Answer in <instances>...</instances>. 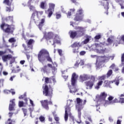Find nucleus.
<instances>
[{
  "mask_svg": "<svg viewBox=\"0 0 124 124\" xmlns=\"http://www.w3.org/2000/svg\"><path fill=\"white\" fill-rule=\"evenodd\" d=\"M106 96H107V94L104 92L101 93L100 95H97L96 96L95 101H97V105H96L97 108L96 111H98L97 108L99 109V105H100L101 104H103L104 106L106 107L107 105H111L112 104H114V103H117V102H119V101H118V99L117 98L113 100V98H114L112 96H110L108 98V101L105 100Z\"/></svg>",
  "mask_w": 124,
  "mask_h": 124,
  "instance_id": "nucleus-1",
  "label": "nucleus"
},
{
  "mask_svg": "<svg viewBox=\"0 0 124 124\" xmlns=\"http://www.w3.org/2000/svg\"><path fill=\"white\" fill-rule=\"evenodd\" d=\"M114 41V38H113V37H110L107 40L108 44L104 43V44H103L101 43L100 44L95 43L94 49L95 52H96V53H99V54L105 53V50H106V48L104 47L103 46H104V45H107V46H108V45H111Z\"/></svg>",
  "mask_w": 124,
  "mask_h": 124,
  "instance_id": "nucleus-2",
  "label": "nucleus"
},
{
  "mask_svg": "<svg viewBox=\"0 0 124 124\" xmlns=\"http://www.w3.org/2000/svg\"><path fill=\"white\" fill-rule=\"evenodd\" d=\"M46 59L47 62H53L52 58L50 57L48 51L46 49H42L38 55V60L40 62H41L43 64L44 62L46 61Z\"/></svg>",
  "mask_w": 124,
  "mask_h": 124,
  "instance_id": "nucleus-3",
  "label": "nucleus"
},
{
  "mask_svg": "<svg viewBox=\"0 0 124 124\" xmlns=\"http://www.w3.org/2000/svg\"><path fill=\"white\" fill-rule=\"evenodd\" d=\"M73 103V100H67V106H66L65 109L64 120L65 122H67L69 115V116H70V121H71L72 124H74V117L71 116V113H70V107H72L73 106V105H72Z\"/></svg>",
  "mask_w": 124,
  "mask_h": 124,
  "instance_id": "nucleus-4",
  "label": "nucleus"
},
{
  "mask_svg": "<svg viewBox=\"0 0 124 124\" xmlns=\"http://www.w3.org/2000/svg\"><path fill=\"white\" fill-rule=\"evenodd\" d=\"M86 102L87 101L84 100L83 102V100L81 99L80 98H77V105L76 106V109H78V118L79 120H77V123L78 124H81V110L84 108V105L86 104Z\"/></svg>",
  "mask_w": 124,
  "mask_h": 124,
  "instance_id": "nucleus-5",
  "label": "nucleus"
},
{
  "mask_svg": "<svg viewBox=\"0 0 124 124\" xmlns=\"http://www.w3.org/2000/svg\"><path fill=\"white\" fill-rule=\"evenodd\" d=\"M75 29L78 30V31H71L69 32L71 38H74L75 37H81L85 34L86 30L83 27H76Z\"/></svg>",
  "mask_w": 124,
  "mask_h": 124,
  "instance_id": "nucleus-6",
  "label": "nucleus"
},
{
  "mask_svg": "<svg viewBox=\"0 0 124 124\" xmlns=\"http://www.w3.org/2000/svg\"><path fill=\"white\" fill-rule=\"evenodd\" d=\"M78 77V76L77 74H76V73H74L72 74L71 78L72 86H69V84L68 85V87L70 90V93H73L77 92V89H76V88H75V84H76Z\"/></svg>",
  "mask_w": 124,
  "mask_h": 124,
  "instance_id": "nucleus-7",
  "label": "nucleus"
},
{
  "mask_svg": "<svg viewBox=\"0 0 124 124\" xmlns=\"http://www.w3.org/2000/svg\"><path fill=\"white\" fill-rule=\"evenodd\" d=\"M110 60L108 55L104 56H99L96 60V65L97 67L99 68L102 65V62H108Z\"/></svg>",
  "mask_w": 124,
  "mask_h": 124,
  "instance_id": "nucleus-8",
  "label": "nucleus"
},
{
  "mask_svg": "<svg viewBox=\"0 0 124 124\" xmlns=\"http://www.w3.org/2000/svg\"><path fill=\"white\" fill-rule=\"evenodd\" d=\"M29 8L30 11L33 12L31 19L33 20L35 23H37L39 21V18L37 16L38 15V12L35 10V7L33 6H30Z\"/></svg>",
  "mask_w": 124,
  "mask_h": 124,
  "instance_id": "nucleus-9",
  "label": "nucleus"
},
{
  "mask_svg": "<svg viewBox=\"0 0 124 124\" xmlns=\"http://www.w3.org/2000/svg\"><path fill=\"white\" fill-rule=\"evenodd\" d=\"M0 28L1 30H3V31L7 33L13 32V31H14V28H13V27H11V26L3 23L0 25Z\"/></svg>",
  "mask_w": 124,
  "mask_h": 124,
  "instance_id": "nucleus-10",
  "label": "nucleus"
},
{
  "mask_svg": "<svg viewBox=\"0 0 124 124\" xmlns=\"http://www.w3.org/2000/svg\"><path fill=\"white\" fill-rule=\"evenodd\" d=\"M106 77V75H103L102 76H99L98 77V80H99V81L97 83V85L95 86V89H96V90H99V89H100V87L102 86V84H103V81L105 80Z\"/></svg>",
  "mask_w": 124,
  "mask_h": 124,
  "instance_id": "nucleus-11",
  "label": "nucleus"
},
{
  "mask_svg": "<svg viewBox=\"0 0 124 124\" xmlns=\"http://www.w3.org/2000/svg\"><path fill=\"white\" fill-rule=\"evenodd\" d=\"M95 81V78L94 77H92L90 81L85 82V85L86 86V89L92 90L93 89V87L94 84V82Z\"/></svg>",
  "mask_w": 124,
  "mask_h": 124,
  "instance_id": "nucleus-12",
  "label": "nucleus"
},
{
  "mask_svg": "<svg viewBox=\"0 0 124 124\" xmlns=\"http://www.w3.org/2000/svg\"><path fill=\"white\" fill-rule=\"evenodd\" d=\"M83 11L82 8H80L77 11L76 17L74 18L75 21H82L83 19Z\"/></svg>",
  "mask_w": 124,
  "mask_h": 124,
  "instance_id": "nucleus-13",
  "label": "nucleus"
},
{
  "mask_svg": "<svg viewBox=\"0 0 124 124\" xmlns=\"http://www.w3.org/2000/svg\"><path fill=\"white\" fill-rule=\"evenodd\" d=\"M49 8L46 11V13L48 14V18H50L53 14V11H54V8H55V4L50 3L49 4Z\"/></svg>",
  "mask_w": 124,
  "mask_h": 124,
  "instance_id": "nucleus-14",
  "label": "nucleus"
},
{
  "mask_svg": "<svg viewBox=\"0 0 124 124\" xmlns=\"http://www.w3.org/2000/svg\"><path fill=\"white\" fill-rule=\"evenodd\" d=\"M53 90L50 91L48 89V86L47 85H45V88H44V91H43V94L45 95L46 96H52V95L53 94Z\"/></svg>",
  "mask_w": 124,
  "mask_h": 124,
  "instance_id": "nucleus-15",
  "label": "nucleus"
},
{
  "mask_svg": "<svg viewBox=\"0 0 124 124\" xmlns=\"http://www.w3.org/2000/svg\"><path fill=\"white\" fill-rule=\"evenodd\" d=\"M110 0H103L101 2V5L104 6L105 9L107 10V12H106V14L107 15H108V9H109V3L108 1H109Z\"/></svg>",
  "mask_w": 124,
  "mask_h": 124,
  "instance_id": "nucleus-16",
  "label": "nucleus"
},
{
  "mask_svg": "<svg viewBox=\"0 0 124 124\" xmlns=\"http://www.w3.org/2000/svg\"><path fill=\"white\" fill-rule=\"evenodd\" d=\"M52 63L53 64V67L51 64H48L47 65L48 67L52 69V74H56V73H57V68L56 67L58 66V64L56 63V62H54V63L52 62Z\"/></svg>",
  "mask_w": 124,
  "mask_h": 124,
  "instance_id": "nucleus-17",
  "label": "nucleus"
},
{
  "mask_svg": "<svg viewBox=\"0 0 124 124\" xmlns=\"http://www.w3.org/2000/svg\"><path fill=\"white\" fill-rule=\"evenodd\" d=\"M44 37L46 39H52L54 36V33L52 32H49L46 33V32H44Z\"/></svg>",
  "mask_w": 124,
  "mask_h": 124,
  "instance_id": "nucleus-18",
  "label": "nucleus"
},
{
  "mask_svg": "<svg viewBox=\"0 0 124 124\" xmlns=\"http://www.w3.org/2000/svg\"><path fill=\"white\" fill-rule=\"evenodd\" d=\"M79 79L81 82H84V81H87L90 79V76L84 74L79 76Z\"/></svg>",
  "mask_w": 124,
  "mask_h": 124,
  "instance_id": "nucleus-19",
  "label": "nucleus"
},
{
  "mask_svg": "<svg viewBox=\"0 0 124 124\" xmlns=\"http://www.w3.org/2000/svg\"><path fill=\"white\" fill-rule=\"evenodd\" d=\"M85 63V61L84 60L81 59H78L76 63L75 64V68H77L79 65L82 66L84 65V64Z\"/></svg>",
  "mask_w": 124,
  "mask_h": 124,
  "instance_id": "nucleus-20",
  "label": "nucleus"
},
{
  "mask_svg": "<svg viewBox=\"0 0 124 124\" xmlns=\"http://www.w3.org/2000/svg\"><path fill=\"white\" fill-rule=\"evenodd\" d=\"M15 99H13L10 101L9 109L10 111H13L14 107H15Z\"/></svg>",
  "mask_w": 124,
  "mask_h": 124,
  "instance_id": "nucleus-21",
  "label": "nucleus"
},
{
  "mask_svg": "<svg viewBox=\"0 0 124 124\" xmlns=\"http://www.w3.org/2000/svg\"><path fill=\"white\" fill-rule=\"evenodd\" d=\"M12 55L10 54L6 55H3L2 56V60L3 62H7L8 60L11 59H12Z\"/></svg>",
  "mask_w": 124,
  "mask_h": 124,
  "instance_id": "nucleus-22",
  "label": "nucleus"
},
{
  "mask_svg": "<svg viewBox=\"0 0 124 124\" xmlns=\"http://www.w3.org/2000/svg\"><path fill=\"white\" fill-rule=\"evenodd\" d=\"M41 103L45 109H46V110H49V107H48V101L47 100H44V101H41Z\"/></svg>",
  "mask_w": 124,
  "mask_h": 124,
  "instance_id": "nucleus-23",
  "label": "nucleus"
},
{
  "mask_svg": "<svg viewBox=\"0 0 124 124\" xmlns=\"http://www.w3.org/2000/svg\"><path fill=\"white\" fill-rule=\"evenodd\" d=\"M44 23H45V18H42L40 20L39 24L38 25V27L40 31H41V30H42V27L44 26Z\"/></svg>",
  "mask_w": 124,
  "mask_h": 124,
  "instance_id": "nucleus-24",
  "label": "nucleus"
},
{
  "mask_svg": "<svg viewBox=\"0 0 124 124\" xmlns=\"http://www.w3.org/2000/svg\"><path fill=\"white\" fill-rule=\"evenodd\" d=\"M51 80H52V81H53V82L54 83H55V82H56V78H55V77H51L50 78H46L45 79V82L48 84V83H50V80L51 81Z\"/></svg>",
  "mask_w": 124,
  "mask_h": 124,
  "instance_id": "nucleus-25",
  "label": "nucleus"
},
{
  "mask_svg": "<svg viewBox=\"0 0 124 124\" xmlns=\"http://www.w3.org/2000/svg\"><path fill=\"white\" fill-rule=\"evenodd\" d=\"M111 84H113V83H114V84L116 85V86H119V84H120V79L119 78H117L114 80L111 81Z\"/></svg>",
  "mask_w": 124,
  "mask_h": 124,
  "instance_id": "nucleus-26",
  "label": "nucleus"
},
{
  "mask_svg": "<svg viewBox=\"0 0 124 124\" xmlns=\"http://www.w3.org/2000/svg\"><path fill=\"white\" fill-rule=\"evenodd\" d=\"M91 38L92 37H91L90 36L86 35V39H85L84 41L82 42V44H87V43H88L89 41H90Z\"/></svg>",
  "mask_w": 124,
  "mask_h": 124,
  "instance_id": "nucleus-27",
  "label": "nucleus"
},
{
  "mask_svg": "<svg viewBox=\"0 0 124 124\" xmlns=\"http://www.w3.org/2000/svg\"><path fill=\"white\" fill-rule=\"evenodd\" d=\"M34 43V40L32 39H30L28 42V47H30L31 49H32V46L31 45Z\"/></svg>",
  "mask_w": 124,
  "mask_h": 124,
  "instance_id": "nucleus-28",
  "label": "nucleus"
},
{
  "mask_svg": "<svg viewBox=\"0 0 124 124\" xmlns=\"http://www.w3.org/2000/svg\"><path fill=\"white\" fill-rule=\"evenodd\" d=\"M81 45L79 42H75L71 45L72 48H76V47H81Z\"/></svg>",
  "mask_w": 124,
  "mask_h": 124,
  "instance_id": "nucleus-29",
  "label": "nucleus"
},
{
  "mask_svg": "<svg viewBox=\"0 0 124 124\" xmlns=\"http://www.w3.org/2000/svg\"><path fill=\"white\" fill-rule=\"evenodd\" d=\"M75 12V9H71L70 11L68 12V14L67 15L68 18H70V16H71V14H73Z\"/></svg>",
  "mask_w": 124,
  "mask_h": 124,
  "instance_id": "nucleus-30",
  "label": "nucleus"
},
{
  "mask_svg": "<svg viewBox=\"0 0 124 124\" xmlns=\"http://www.w3.org/2000/svg\"><path fill=\"white\" fill-rule=\"evenodd\" d=\"M41 71H43L44 73H47L49 72V70L48 69V66H44L41 68Z\"/></svg>",
  "mask_w": 124,
  "mask_h": 124,
  "instance_id": "nucleus-31",
  "label": "nucleus"
},
{
  "mask_svg": "<svg viewBox=\"0 0 124 124\" xmlns=\"http://www.w3.org/2000/svg\"><path fill=\"white\" fill-rule=\"evenodd\" d=\"M12 2V0H4L3 3L8 5V6H10L11 5V3Z\"/></svg>",
  "mask_w": 124,
  "mask_h": 124,
  "instance_id": "nucleus-32",
  "label": "nucleus"
},
{
  "mask_svg": "<svg viewBox=\"0 0 124 124\" xmlns=\"http://www.w3.org/2000/svg\"><path fill=\"white\" fill-rule=\"evenodd\" d=\"M121 39H117V40H115L113 41V46H115V47H117L120 44V41Z\"/></svg>",
  "mask_w": 124,
  "mask_h": 124,
  "instance_id": "nucleus-33",
  "label": "nucleus"
},
{
  "mask_svg": "<svg viewBox=\"0 0 124 124\" xmlns=\"http://www.w3.org/2000/svg\"><path fill=\"white\" fill-rule=\"evenodd\" d=\"M40 6L42 9H45V7H46V3L44 2H42Z\"/></svg>",
  "mask_w": 124,
  "mask_h": 124,
  "instance_id": "nucleus-34",
  "label": "nucleus"
},
{
  "mask_svg": "<svg viewBox=\"0 0 124 124\" xmlns=\"http://www.w3.org/2000/svg\"><path fill=\"white\" fill-rule=\"evenodd\" d=\"M110 84H112L111 81H109L108 80H105L104 82L105 87H108Z\"/></svg>",
  "mask_w": 124,
  "mask_h": 124,
  "instance_id": "nucleus-35",
  "label": "nucleus"
},
{
  "mask_svg": "<svg viewBox=\"0 0 124 124\" xmlns=\"http://www.w3.org/2000/svg\"><path fill=\"white\" fill-rule=\"evenodd\" d=\"M112 73H113V71L112 70H109L107 74L108 78H109V77H110V76L112 75Z\"/></svg>",
  "mask_w": 124,
  "mask_h": 124,
  "instance_id": "nucleus-36",
  "label": "nucleus"
},
{
  "mask_svg": "<svg viewBox=\"0 0 124 124\" xmlns=\"http://www.w3.org/2000/svg\"><path fill=\"white\" fill-rule=\"evenodd\" d=\"M39 120L41 123H44V122H45V117L43 116H41L39 117Z\"/></svg>",
  "mask_w": 124,
  "mask_h": 124,
  "instance_id": "nucleus-37",
  "label": "nucleus"
},
{
  "mask_svg": "<svg viewBox=\"0 0 124 124\" xmlns=\"http://www.w3.org/2000/svg\"><path fill=\"white\" fill-rule=\"evenodd\" d=\"M8 124H15V121L9 119L8 120Z\"/></svg>",
  "mask_w": 124,
  "mask_h": 124,
  "instance_id": "nucleus-38",
  "label": "nucleus"
},
{
  "mask_svg": "<svg viewBox=\"0 0 124 124\" xmlns=\"http://www.w3.org/2000/svg\"><path fill=\"white\" fill-rule=\"evenodd\" d=\"M6 21H11V22H13V16H11L7 17L6 19Z\"/></svg>",
  "mask_w": 124,
  "mask_h": 124,
  "instance_id": "nucleus-39",
  "label": "nucleus"
},
{
  "mask_svg": "<svg viewBox=\"0 0 124 124\" xmlns=\"http://www.w3.org/2000/svg\"><path fill=\"white\" fill-rule=\"evenodd\" d=\"M6 11H7L8 12L13 11V8L6 7Z\"/></svg>",
  "mask_w": 124,
  "mask_h": 124,
  "instance_id": "nucleus-40",
  "label": "nucleus"
},
{
  "mask_svg": "<svg viewBox=\"0 0 124 124\" xmlns=\"http://www.w3.org/2000/svg\"><path fill=\"white\" fill-rule=\"evenodd\" d=\"M18 106L19 107H23V106H24V102L19 101L18 103Z\"/></svg>",
  "mask_w": 124,
  "mask_h": 124,
  "instance_id": "nucleus-41",
  "label": "nucleus"
},
{
  "mask_svg": "<svg viewBox=\"0 0 124 124\" xmlns=\"http://www.w3.org/2000/svg\"><path fill=\"white\" fill-rule=\"evenodd\" d=\"M9 42H11V43L16 42V40L14 38H12L9 40Z\"/></svg>",
  "mask_w": 124,
  "mask_h": 124,
  "instance_id": "nucleus-42",
  "label": "nucleus"
},
{
  "mask_svg": "<svg viewBox=\"0 0 124 124\" xmlns=\"http://www.w3.org/2000/svg\"><path fill=\"white\" fill-rule=\"evenodd\" d=\"M55 120L57 122L56 124H60V122H59V121L60 120V118L58 116H55L54 117Z\"/></svg>",
  "mask_w": 124,
  "mask_h": 124,
  "instance_id": "nucleus-43",
  "label": "nucleus"
},
{
  "mask_svg": "<svg viewBox=\"0 0 124 124\" xmlns=\"http://www.w3.org/2000/svg\"><path fill=\"white\" fill-rule=\"evenodd\" d=\"M22 110L23 111L24 116H27V112L28 111L27 109L26 108H22Z\"/></svg>",
  "mask_w": 124,
  "mask_h": 124,
  "instance_id": "nucleus-44",
  "label": "nucleus"
},
{
  "mask_svg": "<svg viewBox=\"0 0 124 124\" xmlns=\"http://www.w3.org/2000/svg\"><path fill=\"white\" fill-rule=\"evenodd\" d=\"M58 53L59 54L60 56L62 57V49H58Z\"/></svg>",
  "mask_w": 124,
  "mask_h": 124,
  "instance_id": "nucleus-45",
  "label": "nucleus"
},
{
  "mask_svg": "<svg viewBox=\"0 0 124 124\" xmlns=\"http://www.w3.org/2000/svg\"><path fill=\"white\" fill-rule=\"evenodd\" d=\"M7 50H5L4 51H0V56H3L4 54H6Z\"/></svg>",
  "mask_w": 124,
  "mask_h": 124,
  "instance_id": "nucleus-46",
  "label": "nucleus"
},
{
  "mask_svg": "<svg viewBox=\"0 0 124 124\" xmlns=\"http://www.w3.org/2000/svg\"><path fill=\"white\" fill-rule=\"evenodd\" d=\"M86 54V51H82L79 53V55L80 56H84V55Z\"/></svg>",
  "mask_w": 124,
  "mask_h": 124,
  "instance_id": "nucleus-47",
  "label": "nucleus"
},
{
  "mask_svg": "<svg viewBox=\"0 0 124 124\" xmlns=\"http://www.w3.org/2000/svg\"><path fill=\"white\" fill-rule=\"evenodd\" d=\"M101 37V36L100 35H97L95 36L94 38L96 40H98V39H100Z\"/></svg>",
  "mask_w": 124,
  "mask_h": 124,
  "instance_id": "nucleus-48",
  "label": "nucleus"
},
{
  "mask_svg": "<svg viewBox=\"0 0 124 124\" xmlns=\"http://www.w3.org/2000/svg\"><path fill=\"white\" fill-rule=\"evenodd\" d=\"M79 51H78V48H74L73 49V53H78Z\"/></svg>",
  "mask_w": 124,
  "mask_h": 124,
  "instance_id": "nucleus-49",
  "label": "nucleus"
},
{
  "mask_svg": "<svg viewBox=\"0 0 124 124\" xmlns=\"http://www.w3.org/2000/svg\"><path fill=\"white\" fill-rule=\"evenodd\" d=\"M119 102L120 103H124V98H120V100Z\"/></svg>",
  "mask_w": 124,
  "mask_h": 124,
  "instance_id": "nucleus-50",
  "label": "nucleus"
},
{
  "mask_svg": "<svg viewBox=\"0 0 124 124\" xmlns=\"http://www.w3.org/2000/svg\"><path fill=\"white\" fill-rule=\"evenodd\" d=\"M62 17V15L60 14L56 13V18L57 19H60Z\"/></svg>",
  "mask_w": 124,
  "mask_h": 124,
  "instance_id": "nucleus-51",
  "label": "nucleus"
},
{
  "mask_svg": "<svg viewBox=\"0 0 124 124\" xmlns=\"http://www.w3.org/2000/svg\"><path fill=\"white\" fill-rule=\"evenodd\" d=\"M31 3H32V0H29L28 2V5L30 6Z\"/></svg>",
  "mask_w": 124,
  "mask_h": 124,
  "instance_id": "nucleus-52",
  "label": "nucleus"
},
{
  "mask_svg": "<svg viewBox=\"0 0 124 124\" xmlns=\"http://www.w3.org/2000/svg\"><path fill=\"white\" fill-rule=\"evenodd\" d=\"M10 93H11L12 94L14 95L15 94V91L13 89H11L10 90Z\"/></svg>",
  "mask_w": 124,
  "mask_h": 124,
  "instance_id": "nucleus-53",
  "label": "nucleus"
},
{
  "mask_svg": "<svg viewBox=\"0 0 124 124\" xmlns=\"http://www.w3.org/2000/svg\"><path fill=\"white\" fill-rule=\"evenodd\" d=\"M61 43V42L60 41H59V40H53V45H54V44H55V43Z\"/></svg>",
  "mask_w": 124,
  "mask_h": 124,
  "instance_id": "nucleus-54",
  "label": "nucleus"
},
{
  "mask_svg": "<svg viewBox=\"0 0 124 124\" xmlns=\"http://www.w3.org/2000/svg\"><path fill=\"white\" fill-rule=\"evenodd\" d=\"M4 93H6V94H8L9 93H10V91L9 90H5L3 91Z\"/></svg>",
  "mask_w": 124,
  "mask_h": 124,
  "instance_id": "nucleus-55",
  "label": "nucleus"
},
{
  "mask_svg": "<svg viewBox=\"0 0 124 124\" xmlns=\"http://www.w3.org/2000/svg\"><path fill=\"white\" fill-rule=\"evenodd\" d=\"M29 110L30 111L31 117V112H32V111H33V108H29Z\"/></svg>",
  "mask_w": 124,
  "mask_h": 124,
  "instance_id": "nucleus-56",
  "label": "nucleus"
},
{
  "mask_svg": "<svg viewBox=\"0 0 124 124\" xmlns=\"http://www.w3.org/2000/svg\"><path fill=\"white\" fill-rule=\"evenodd\" d=\"M109 59H111V61H113L114 60V58H115V54H113L111 56H109Z\"/></svg>",
  "mask_w": 124,
  "mask_h": 124,
  "instance_id": "nucleus-57",
  "label": "nucleus"
},
{
  "mask_svg": "<svg viewBox=\"0 0 124 124\" xmlns=\"http://www.w3.org/2000/svg\"><path fill=\"white\" fill-rule=\"evenodd\" d=\"M15 62V59H13L10 61L11 66L12 67V64Z\"/></svg>",
  "mask_w": 124,
  "mask_h": 124,
  "instance_id": "nucleus-58",
  "label": "nucleus"
},
{
  "mask_svg": "<svg viewBox=\"0 0 124 124\" xmlns=\"http://www.w3.org/2000/svg\"><path fill=\"white\" fill-rule=\"evenodd\" d=\"M15 62V59H13L10 61L11 66L12 67V64Z\"/></svg>",
  "mask_w": 124,
  "mask_h": 124,
  "instance_id": "nucleus-59",
  "label": "nucleus"
},
{
  "mask_svg": "<svg viewBox=\"0 0 124 124\" xmlns=\"http://www.w3.org/2000/svg\"><path fill=\"white\" fill-rule=\"evenodd\" d=\"M116 67V65H115V64H112L110 66V68H112V69H114V68Z\"/></svg>",
  "mask_w": 124,
  "mask_h": 124,
  "instance_id": "nucleus-60",
  "label": "nucleus"
},
{
  "mask_svg": "<svg viewBox=\"0 0 124 124\" xmlns=\"http://www.w3.org/2000/svg\"><path fill=\"white\" fill-rule=\"evenodd\" d=\"M30 104H31V106H32V107H34V104H33V101H32V100L30 99Z\"/></svg>",
  "mask_w": 124,
  "mask_h": 124,
  "instance_id": "nucleus-61",
  "label": "nucleus"
},
{
  "mask_svg": "<svg viewBox=\"0 0 124 124\" xmlns=\"http://www.w3.org/2000/svg\"><path fill=\"white\" fill-rule=\"evenodd\" d=\"M108 120H109V122H110V123H112V122H113V118H112V117H111V116H110V117L108 118Z\"/></svg>",
  "mask_w": 124,
  "mask_h": 124,
  "instance_id": "nucleus-62",
  "label": "nucleus"
},
{
  "mask_svg": "<svg viewBox=\"0 0 124 124\" xmlns=\"http://www.w3.org/2000/svg\"><path fill=\"white\" fill-rule=\"evenodd\" d=\"M25 96H26V94H24V95H22L19 97V99H21V98H24Z\"/></svg>",
  "mask_w": 124,
  "mask_h": 124,
  "instance_id": "nucleus-63",
  "label": "nucleus"
},
{
  "mask_svg": "<svg viewBox=\"0 0 124 124\" xmlns=\"http://www.w3.org/2000/svg\"><path fill=\"white\" fill-rule=\"evenodd\" d=\"M15 77H16V76H13L11 77L10 78V80L13 81V79H14V78H15Z\"/></svg>",
  "mask_w": 124,
  "mask_h": 124,
  "instance_id": "nucleus-64",
  "label": "nucleus"
}]
</instances>
